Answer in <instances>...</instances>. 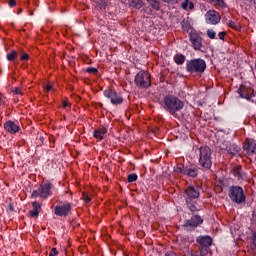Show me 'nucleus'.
<instances>
[{
  "label": "nucleus",
  "instance_id": "nucleus-19",
  "mask_svg": "<svg viewBox=\"0 0 256 256\" xmlns=\"http://www.w3.org/2000/svg\"><path fill=\"white\" fill-rule=\"evenodd\" d=\"M107 135V128L102 127L94 130L93 137L97 139V141H103L105 139V136Z\"/></svg>",
  "mask_w": 256,
  "mask_h": 256
},
{
  "label": "nucleus",
  "instance_id": "nucleus-37",
  "mask_svg": "<svg viewBox=\"0 0 256 256\" xmlns=\"http://www.w3.org/2000/svg\"><path fill=\"white\" fill-rule=\"evenodd\" d=\"M212 1H215V3L219 5V7H225V2L223 0H212Z\"/></svg>",
  "mask_w": 256,
  "mask_h": 256
},
{
  "label": "nucleus",
  "instance_id": "nucleus-38",
  "mask_svg": "<svg viewBox=\"0 0 256 256\" xmlns=\"http://www.w3.org/2000/svg\"><path fill=\"white\" fill-rule=\"evenodd\" d=\"M83 199L85 203H91V197H89L87 194H83Z\"/></svg>",
  "mask_w": 256,
  "mask_h": 256
},
{
  "label": "nucleus",
  "instance_id": "nucleus-45",
  "mask_svg": "<svg viewBox=\"0 0 256 256\" xmlns=\"http://www.w3.org/2000/svg\"><path fill=\"white\" fill-rule=\"evenodd\" d=\"M253 218L256 220V211L253 213Z\"/></svg>",
  "mask_w": 256,
  "mask_h": 256
},
{
  "label": "nucleus",
  "instance_id": "nucleus-7",
  "mask_svg": "<svg viewBox=\"0 0 256 256\" xmlns=\"http://www.w3.org/2000/svg\"><path fill=\"white\" fill-rule=\"evenodd\" d=\"M134 82L139 89H147L151 85V74L142 70L136 74Z\"/></svg>",
  "mask_w": 256,
  "mask_h": 256
},
{
  "label": "nucleus",
  "instance_id": "nucleus-3",
  "mask_svg": "<svg viewBox=\"0 0 256 256\" xmlns=\"http://www.w3.org/2000/svg\"><path fill=\"white\" fill-rule=\"evenodd\" d=\"M54 187L55 186L53 185V183L49 181L42 182L38 189L33 190L31 197L32 199H37V197H39L40 199L45 201V199H49V197L53 195Z\"/></svg>",
  "mask_w": 256,
  "mask_h": 256
},
{
  "label": "nucleus",
  "instance_id": "nucleus-34",
  "mask_svg": "<svg viewBox=\"0 0 256 256\" xmlns=\"http://www.w3.org/2000/svg\"><path fill=\"white\" fill-rule=\"evenodd\" d=\"M52 90H53V86H51V84L44 85V91L46 93H49V91H52Z\"/></svg>",
  "mask_w": 256,
  "mask_h": 256
},
{
  "label": "nucleus",
  "instance_id": "nucleus-8",
  "mask_svg": "<svg viewBox=\"0 0 256 256\" xmlns=\"http://www.w3.org/2000/svg\"><path fill=\"white\" fill-rule=\"evenodd\" d=\"M229 196L234 203H245V193L241 186H232L229 188Z\"/></svg>",
  "mask_w": 256,
  "mask_h": 256
},
{
  "label": "nucleus",
  "instance_id": "nucleus-43",
  "mask_svg": "<svg viewBox=\"0 0 256 256\" xmlns=\"http://www.w3.org/2000/svg\"><path fill=\"white\" fill-rule=\"evenodd\" d=\"M231 155H235V153H239V148H236L234 152H230Z\"/></svg>",
  "mask_w": 256,
  "mask_h": 256
},
{
  "label": "nucleus",
  "instance_id": "nucleus-10",
  "mask_svg": "<svg viewBox=\"0 0 256 256\" xmlns=\"http://www.w3.org/2000/svg\"><path fill=\"white\" fill-rule=\"evenodd\" d=\"M196 241L200 245V253L207 255L209 253V247H211L213 243V239H211L210 236H199Z\"/></svg>",
  "mask_w": 256,
  "mask_h": 256
},
{
  "label": "nucleus",
  "instance_id": "nucleus-20",
  "mask_svg": "<svg viewBox=\"0 0 256 256\" xmlns=\"http://www.w3.org/2000/svg\"><path fill=\"white\" fill-rule=\"evenodd\" d=\"M33 209L29 211V215L32 218L39 217V211H41V204L37 201L32 202Z\"/></svg>",
  "mask_w": 256,
  "mask_h": 256
},
{
  "label": "nucleus",
  "instance_id": "nucleus-44",
  "mask_svg": "<svg viewBox=\"0 0 256 256\" xmlns=\"http://www.w3.org/2000/svg\"><path fill=\"white\" fill-rule=\"evenodd\" d=\"M207 254H203L200 252V255H194V256H206Z\"/></svg>",
  "mask_w": 256,
  "mask_h": 256
},
{
  "label": "nucleus",
  "instance_id": "nucleus-42",
  "mask_svg": "<svg viewBox=\"0 0 256 256\" xmlns=\"http://www.w3.org/2000/svg\"><path fill=\"white\" fill-rule=\"evenodd\" d=\"M0 105H5V98L0 97Z\"/></svg>",
  "mask_w": 256,
  "mask_h": 256
},
{
  "label": "nucleus",
  "instance_id": "nucleus-2",
  "mask_svg": "<svg viewBox=\"0 0 256 256\" xmlns=\"http://www.w3.org/2000/svg\"><path fill=\"white\" fill-rule=\"evenodd\" d=\"M200 195L201 193L199 192V189L193 186H189L185 189L186 205L192 213H195V211H201V206H199V203L197 202Z\"/></svg>",
  "mask_w": 256,
  "mask_h": 256
},
{
  "label": "nucleus",
  "instance_id": "nucleus-11",
  "mask_svg": "<svg viewBox=\"0 0 256 256\" xmlns=\"http://www.w3.org/2000/svg\"><path fill=\"white\" fill-rule=\"evenodd\" d=\"M203 224V218L199 215H194L191 219L185 220L184 228L186 231H193L199 227V225Z\"/></svg>",
  "mask_w": 256,
  "mask_h": 256
},
{
  "label": "nucleus",
  "instance_id": "nucleus-6",
  "mask_svg": "<svg viewBox=\"0 0 256 256\" xmlns=\"http://www.w3.org/2000/svg\"><path fill=\"white\" fill-rule=\"evenodd\" d=\"M174 173L178 175H185L186 177L195 178L199 175V167L192 166H183L182 164H178L174 167Z\"/></svg>",
  "mask_w": 256,
  "mask_h": 256
},
{
  "label": "nucleus",
  "instance_id": "nucleus-28",
  "mask_svg": "<svg viewBox=\"0 0 256 256\" xmlns=\"http://www.w3.org/2000/svg\"><path fill=\"white\" fill-rule=\"evenodd\" d=\"M250 248L252 251H255L256 249V232L252 233V244L250 245Z\"/></svg>",
  "mask_w": 256,
  "mask_h": 256
},
{
  "label": "nucleus",
  "instance_id": "nucleus-25",
  "mask_svg": "<svg viewBox=\"0 0 256 256\" xmlns=\"http://www.w3.org/2000/svg\"><path fill=\"white\" fill-rule=\"evenodd\" d=\"M228 25L231 27V29H234L235 31H239V29H241V26H239V23L232 20L228 22Z\"/></svg>",
  "mask_w": 256,
  "mask_h": 256
},
{
  "label": "nucleus",
  "instance_id": "nucleus-14",
  "mask_svg": "<svg viewBox=\"0 0 256 256\" xmlns=\"http://www.w3.org/2000/svg\"><path fill=\"white\" fill-rule=\"evenodd\" d=\"M205 19L208 25H217L221 21V15L215 10H209L205 14Z\"/></svg>",
  "mask_w": 256,
  "mask_h": 256
},
{
  "label": "nucleus",
  "instance_id": "nucleus-12",
  "mask_svg": "<svg viewBox=\"0 0 256 256\" xmlns=\"http://www.w3.org/2000/svg\"><path fill=\"white\" fill-rule=\"evenodd\" d=\"M104 97L110 99L112 105H121L123 103V97L115 90L107 89L104 91Z\"/></svg>",
  "mask_w": 256,
  "mask_h": 256
},
{
  "label": "nucleus",
  "instance_id": "nucleus-26",
  "mask_svg": "<svg viewBox=\"0 0 256 256\" xmlns=\"http://www.w3.org/2000/svg\"><path fill=\"white\" fill-rule=\"evenodd\" d=\"M97 7H99L102 11L107 9V1L105 0H97Z\"/></svg>",
  "mask_w": 256,
  "mask_h": 256
},
{
  "label": "nucleus",
  "instance_id": "nucleus-40",
  "mask_svg": "<svg viewBox=\"0 0 256 256\" xmlns=\"http://www.w3.org/2000/svg\"><path fill=\"white\" fill-rule=\"evenodd\" d=\"M165 3H171L172 5H175V3H179V0H163Z\"/></svg>",
  "mask_w": 256,
  "mask_h": 256
},
{
  "label": "nucleus",
  "instance_id": "nucleus-39",
  "mask_svg": "<svg viewBox=\"0 0 256 256\" xmlns=\"http://www.w3.org/2000/svg\"><path fill=\"white\" fill-rule=\"evenodd\" d=\"M9 7H15L17 5V2L15 0H8Z\"/></svg>",
  "mask_w": 256,
  "mask_h": 256
},
{
  "label": "nucleus",
  "instance_id": "nucleus-41",
  "mask_svg": "<svg viewBox=\"0 0 256 256\" xmlns=\"http://www.w3.org/2000/svg\"><path fill=\"white\" fill-rule=\"evenodd\" d=\"M165 256H178V255L175 254V252L173 251H169V252H166Z\"/></svg>",
  "mask_w": 256,
  "mask_h": 256
},
{
  "label": "nucleus",
  "instance_id": "nucleus-31",
  "mask_svg": "<svg viewBox=\"0 0 256 256\" xmlns=\"http://www.w3.org/2000/svg\"><path fill=\"white\" fill-rule=\"evenodd\" d=\"M12 93L13 95H20V97H23V91H21V88H14Z\"/></svg>",
  "mask_w": 256,
  "mask_h": 256
},
{
  "label": "nucleus",
  "instance_id": "nucleus-18",
  "mask_svg": "<svg viewBox=\"0 0 256 256\" xmlns=\"http://www.w3.org/2000/svg\"><path fill=\"white\" fill-rule=\"evenodd\" d=\"M232 175L238 179V181H245L247 179V174L243 171V167L237 166L232 170Z\"/></svg>",
  "mask_w": 256,
  "mask_h": 256
},
{
  "label": "nucleus",
  "instance_id": "nucleus-29",
  "mask_svg": "<svg viewBox=\"0 0 256 256\" xmlns=\"http://www.w3.org/2000/svg\"><path fill=\"white\" fill-rule=\"evenodd\" d=\"M86 72L90 73L91 75H97L98 70H97V68L89 67L86 69Z\"/></svg>",
  "mask_w": 256,
  "mask_h": 256
},
{
  "label": "nucleus",
  "instance_id": "nucleus-9",
  "mask_svg": "<svg viewBox=\"0 0 256 256\" xmlns=\"http://www.w3.org/2000/svg\"><path fill=\"white\" fill-rule=\"evenodd\" d=\"M71 213V203L70 202H60L54 208V214L57 217H67Z\"/></svg>",
  "mask_w": 256,
  "mask_h": 256
},
{
  "label": "nucleus",
  "instance_id": "nucleus-27",
  "mask_svg": "<svg viewBox=\"0 0 256 256\" xmlns=\"http://www.w3.org/2000/svg\"><path fill=\"white\" fill-rule=\"evenodd\" d=\"M206 35H207V37H209V39H215L217 37V33L214 32L213 29H208L206 31Z\"/></svg>",
  "mask_w": 256,
  "mask_h": 256
},
{
  "label": "nucleus",
  "instance_id": "nucleus-5",
  "mask_svg": "<svg viewBox=\"0 0 256 256\" xmlns=\"http://www.w3.org/2000/svg\"><path fill=\"white\" fill-rule=\"evenodd\" d=\"M196 153L199 157V165L203 169H211L213 165V158L211 157V148L209 146H201L196 150Z\"/></svg>",
  "mask_w": 256,
  "mask_h": 256
},
{
  "label": "nucleus",
  "instance_id": "nucleus-16",
  "mask_svg": "<svg viewBox=\"0 0 256 256\" xmlns=\"http://www.w3.org/2000/svg\"><path fill=\"white\" fill-rule=\"evenodd\" d=\"M4 129L7 131V133H10L11 135H15V133H19V124L9 120L5 122Z\"/></svg>",
  "mask_w": 256,
  "mask_h": 256
},
{
  "label": "nucleus",
  "instance_id": "nucleus-1",
  "mask_svg": "<svg viewBox=\"0 0 256 256\" xmlns=\"http://www.w3.org/2000/svg\"><path fill=\"white\" fill-rule=\"evenodd\" d=\"M163 109L172 115V117H175V119L179 118V111L183 110V107H185V102H183L179 97L175 95H166L161 103Z\"/></svg>",
  "mask_w": 256,
  "mask_h": 256
},
{
  "label": "nucleus",
  "instance_id": "nucleus-17",
  "mask_svg": "<svg viewBox=\"0 0 256 256\" xmlns=\"http://www.w3.org/2000/svg\"><path fill=\"white\" fill-rule=\"evenodd\" d=\"M246 151H247L250 159L252 161H253V159H254V161H256V143L254 142V140H248V145H247Z\"/></svg>",
  "mask_w": 256,
  "mask_h": 256
},
{
  "label": "nucleus",
  "instance_id": "nucleus-35",
  "mask_svg": "<svg viewBox=\"0 0 256 256\" xmlns=\"http://www.w3.org/2000/svg\"><path fill=\"white\" fill-rule=\"evenodd\" d=\"M57 255H59V251H57V248H52L49 253V256H57Z\"/></svg>",
  "mask_w": 256,
  "mask_h": 256
},
{
  "label": "nucleus",
  "instance_id": "nucleus-36",
  "mask_svg": "<svg viewBox=\"0 0 256 256\" xmlns=\"http://www.w3.org/2000/svg\"><path fill=\"white\" fill-rule=\"evenodd\" d=\"M225 35H227V32H219L218 37L221 41H225Z\"/></svg>",
  "mask_w": 256,
  "mask_h": 256
},
{
  "label": "nucleus",
  "instance_id": "nucleus-23",
  "mask_svg": "<svg viewBox=\"0 0 256 256\" xmlns=\"http://www.w3.org/2000/svg\"><path fill=\"white\" fill-rule=\"evenodd\" d=\"M182 9H193L195 4L193 2H189V0H184L181 4Z\"/></svg>",
  "mask_w": 256,
  "mask_h": 256
},
{
  "label": "nucleus",
  "instance_id": "nucleus-21",
  "mask_svg": "<svg viewBox=\"0 0 256 256\" xmlns=\"http://www.w3.org/2000/svg\"><path fill=\"white\" fill-rule=\"evenodd\" d=\"M185 59V55L176 54L174 57V62L176 63V65H183V63H185Z\"/></svg>",
  "mask_w": 256,
  "mask_h": 256
},
{
  "label": "nucleus",
  "instance_id": "nucleus-24",
  "mask_svg": "<svg viewBox=\"0 0 256 256\" xmlns=\"http://www.w3.org/2000/svg\"><path fill=\"white\" fill-rule=\"evenodd\" d=\"M18 53L15 50H12L10 53L7 54V59L9 61H15L17 59Z\"/></svg>",
  "mask_w": 256,
  "mask_h": 256
},
{
  "label": "nucleus",
  "instance_id": "nucleus-32",
  "mask_svg": "<svg viewBox=\"0 0 256 256\" xmlns=\"http://www.w3.org/2000/svg\"><path fill=\"white\" fill-rule=\"evenodd\" d=\"M137 179V174L128 175V183H133Z\"/></svg>",
  "mask_w": 256,
  "mask_h": 256
},
{
  "label": "nucleus",
  "instance_id": "nucleus-15",
  "mask_svg": "<svg viewBox=\"0 0 256 256\" xmlns=\"http://www.w3.org/2000/svg\"><path fill=\"white\" fill-rule=\"evenodd\" d=\"M190 43L194 51H201V47H203V38H201L199 34H191Z\"/></svg>",
  "mask_w": 256,
  "mask_h": 256
},
{
  "label": "nucleus",
  "instance_id": "nucleus-13",
  "mask_svg": "<svg viewBox=\"0 0 256 256\" xmlns=\"http://www.w3.org/2000/svg\"><path fill=\"white\" fill-rule=\"evenodd\" d=\"M238 94L242 99H246V101H251L252 103L255 101V92L252 88H249L245 85H241L238 89Z\"/></svg>",
  "mask_w": 256,
  "mask_h": 256
},
{
  "label": "nucleus",
  "instance_id": "nucleus-30",
  "mask_svg": "<svg viewBox=\"0 0 256 256\" xmlns=\"http://www.w3.org/2000/svg\"><path fill=\"white\" fill-rule=\"evenodd\" d=\"M62 107H63L64 109H70V108H71V103H69V100L64 99V100L62 101Z\"/></svg>",
  "mask_w": 256,
  "mask_h": 256
},
{
  "label": "nucleus",
  "instance_id": "nucleus-33",
  "mask_svg": "<svg viewBox=\"0 0 256 256\" xmlns=\"http://www.w3.org/2000/svg\"><path fill=\"white\" fill-rule=\"evenodd\" d=\"M20 59H21V61H27V59H29V54L23 52V53L20 55Z\"/></svg>",
  "mask_w": 256,
  "mask_h": 256
},
{
  "label": "nucleus",
  "instance_id": "nucleus-22",
  "mask_svg": "<svg viewBox=\"0 0 256 256\" xmlns=\"http://www.w3.org/2000/svg\"><path fill=\"white\" fill-rule=\"evenodd\" d=\"M147 2L152 7V9H155V11H159V9L161 8V4L158 0H147Z\"/></svg>",
  "mask_w": 256,
  "mask_h": 256
},
{
  "label": "nucleus",
  "instance_id": "nucleus-4",
  "mask_svg": "<svg viewBox=\"0 0 256 256\" xmlns=\"http://www.w3.org/2000/svg\"><path fill=\"white\" fill-rule=\"evenodd\" d=\"M205 69H207V63L201 58L188 60L186 62V71L191 75H201L205 73Z\"/></svg>",
  "mask_w": 256,
  "mask_h": 256
}]
</instances>
